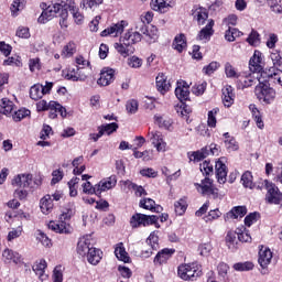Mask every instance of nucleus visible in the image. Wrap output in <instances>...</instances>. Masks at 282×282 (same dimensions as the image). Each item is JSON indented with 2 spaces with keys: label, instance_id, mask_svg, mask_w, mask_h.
<instances>
[{
  "label": "nucleus",
  "instance_id": "6e6d98bb",
  "mask_svg": "<svg viewBox=\"0 0 282 282\" xmlns=\"http://www.w3.org/2000/svg\"><path fill=\"white\" fill-rule=\"evenodd\" d=\"M102 1L105 0H83L80 6L84 8V10H94V8L102 6Z\"/></svg>",
  "mask_w": 282,
  "mask_h": 282
},
{
  "label": "nucleus",
  "instance_id": "bb28decb",
  "mask_svg": "<svg viewBox=\"0 0 282 282\" xmlns=\"http://www.w3.org/2000/svg\"><path fill=\"white\" fill-rule=\"evenodd\" d=\"M272 262V251L270 248H261L259 251L258 263H260L261 268H268L269 263Z\"/></svg>",
  "mask_w": 282,
  "mask_h": 282
},
{
  "label": "nucleus",
  "instance_id": "a211bd4d",
  "mask_svg": "<svg viewBox=\"0 0 282 282\" xmlns=\"http://www.w3.org/2000/svg\"><path fill=\"white\" fill-rule=\"evenodd\" d=\"M188 89V83L184 80H178L176 83L175 96L181 100V102H184V100H188V96H191V90Z\"/></svg>",
  "mask_w": 282,
  "mask_h": 282
},
{
  "label": "nucleus",
  "instance_id": "09e8293b",
  "mask_svg": "<svg viewBox=\"0 0 282 282\" xmlns=\"http://www.w3.org/2000/svg\"><path fill=\"white\" fill-rule=\"evenodd\" d=\"M76 54V43L69 42L66 44L62 51L63 58H69Z\"/></svg>",
  "mask_w": 282,
  "mask_h": 282
},
{
  "label": "nucleus",
  "instance_id": "ea45409f",
  "mask_svg": "<svg viewBox=\"0 0 282 282\" xmlns=\"http://www.w3.org/2000/svg\"><path fill=\"white\" fill-rule=\"evenodd\" d=\"M0 107L4 116H12L14 113V102L8 98L1 99Z\"/></svg>",
  "mask_w": 282,
  "mask_h": 282
},
{
  "label": "nucleus",
  "instance_id": "9b49d317",
  "mask_svg": "<svg viewBox=\"0 0 282 282\" xmlns=\"http://www.w3.org/2000/svg\"><path fill=\"white\" fill-rule=\"evenodd\" d=\"M215 20H208L207 24L197 34V41H203V43H208L210 37L215 34Z\"/></svg>",
  "mask_w": 282,
  "mask_h": 282
},
{
  "label": "nucleus",
  "instance_id": "c9c22d12",
  "mask_svg": "<svg viewBox=\"0 0 282 282\" xmlns=\"http://www.w3.org/2000/svg\"><path fill=\"white\" fill-rule=\"evenodd\" d=\"M154 122L160 127V129H166L167 131L173 129V120L171 118H164L163 116L155 115Z\"/></svg>",
  "mask_w": 282,
  "mask_h": 282
},
{
  "label": "nucleus",
  "instance_id": "603ef678",
  "mask_svg": "<svg viewBox=\"0 0 282 282\" xmlns=\"http://www.w3.org/2000/svg\"><path fill=\"white\" fill-rule=\"evenodd\" d=\"M159 241H160V238L158 237V234L155 231H152L147 239V243L152 248V250L160 249Z\"/></svg>",
  "mask_w": 282,
  "mask_h": 282
},
{
  "label": "nucleus",
  "instance_id": "20e7f679",
  "mask_svg": "<svg viewBox=\"0 0 282 282\" xmlns=\"http://www.w3.org/2000/svg\"><path fill=\"white\" fill-rule=\"evenodd\" d=\"M158 219H160L155 215H144V214H134L130 219V226L132 228H140V226H153V224H158Z\"/></svg>",
  "mask_w": 282,
  "mask_h": 282
},
{
  "label": "nucleus",
  "instance_id": "c85d7f7f",
  "mask_svg": "<svg viewBox=\"0 0 282 282\" xmlns=\"http://www.w3.org/2000/svg\"><path fill=\"white\" fill-rule=\"evenodd\" d=\"M115 50H117V52L123 56V58L131 56V54L135 52V47H133V45L126 44V42L115 43Z\"/></svg>",
  "mask_w": 282,
  "mask_h": 282
},
{
  "label": "nucleus",
  "instance_id": "0eeeda50",
  "mask_svg": "<svg viewBox=\"0 0 282 282\" xmlns=\"http://www.w3.org/2000/svg\"><path fill=\"white\" fill-rule=\"evenodd\" d=\"M148 138L153 147L156 148L159 153H164L166 151V143L164 142V135H162V132L158 130H151L148 133Z\"/></svg>",
  "mask_w": 282,
  "mask_h": 282
},
{
  "label": "nucleus",
  "instance_id": "72a5a7b5",
  "mask_svg": "<svg viewBox=\"0 0 282 282\" xmlns=\"http://www.w3.org/2000/svg\"><path fill=\"white\" fill-rule=\"evenodd\" d=\"M86 259L91 265H98L102 259V251L93 247L90 251H88Z\"/></svg>",
  "mask_w": 282,
  "mask_h": 282
},
{
  "label": "nucleus",
  "instance_id": "423d86ee",
  "mask_svg": "<svg viewBox=\"0 0 282 282\" xmlns=\"http://www.w3.org/2000/svg\"><path fill=\"white\" fill-rule=\"evenodd\" d=\"M263 76H265V73H261L260 75H258L257 73L240 75L237 80V87L238 89H246L247 87H252V85H257V83H259V79H263Z\"/></svg>",
  "mask_w": 282,
  "mask_h": 282
},
{
  "label": "nucleus",
  "instance_id": "4c0bfd02",
  "mask_svg": "<svg viewBox=\"0 0 282 282\" xmlns=\"http://www.w3.org/2000/svg\"><path fill=\"white\" fill-rule=\"evenodd\" d=\"M240 36H243V32L239 31L237 28L229 26L225 31V40L228 41V43H235V41Z\"/></svg>",
  "mask_w": 282,
  "mask_h": 282
},
{
  "label": "nucleus",
  "instance_id": "dca6fc26",
  "mask_svg": "<svg viewBox=\"0 0 282 282\" xmlns=\"http://www.w3.org/2000/svg\"><path fill=\"white\" fill-rule=\"evenodd\" d=\"M48 228L50 230H53V232H58L59 235H69V232H72V228L69 227V224L63 220L50 221Z\"/></svg>",
  "mask_w": 282,
  "mask_h": 282
},
{
  "label": "nucleus",
  "instance_id": "473e14b6",
  "mask_svg": "<svg viewBox=\"0 0 282 282\" xmlns=\"http://www.w3.org/2000/svg\"><path fill=\"white\" fill-rule=\"evenodd\" d=\"M115 256L119 261H123V263H129V261L131 260L129 253H127V249H124V243L122 242L116 245Z\"/></svg>",
  "mask_w": 282,
  "mask_h": 282
},
{
  "label": "nucleus",
  "instance_id": "393cba45",
  "mask_svg": "<svg viewBox=\"0 0 282 282\" xmlns=\"http://www.w3.org/2000/svg\"><path fill=\"white\" fill-rule=\"evenodd\" d=\"M141 41L142 34L133 30L128 31L121 39V43H126V45H135V43H140Z\"/></svg>",
  "mask_w": 282,
  "mask_h": 282
},
{
  "label": "nucleus",
  "instance_id": "c03bdc74",
  "mask_svg": "<svg viewBox=\"0 0 282 282\" xmlns=\"http://www.w3.org/2000/svg\"><path fill=\"white\" fill-rule=\"evenodd\" d=\"M238 232V241H241L242 243H250L252 241V236H250V231L246 228H237Z\"/></svg>",
  "mask_w": 282,
  "mask_h": 282
},
{
  "label": "nucleus",
  "instance_id": "052dcab7",
  "mask_svg": "<svg viewBox=\"0 0 282 282\" xmlns=\"http://www.w3.org/2000/svg\"><path fill=\"white\" fill-rule=\"evenodd\" d=\"M213 251V245L210 242L202 243L198 246V252L202 257H208Z\"/></svg>",
  "mask_w": 282,
  "mask_h": 282
},
{
  "label": "nucleus",
  "instance_id": "e2e57ef3",
  "mask_svg": "<svg viewBox=\"0 0 282 282\" xmlns=\"http://www.w3.org/2000/svg\"><path fill=\"white\" fill-rule=\"evenodd\" d=\"M128 65L132 69H140L142 67V59L138 56H131L128 58Z\"/></svg>",
  "mask_w": 282,
  "mask_h": 282
},
{
  "label": "nucleus",
  "instance_id": "6ab92c4d",
  "mask_svg": "<svg viewBox=\"0 0 282 282\" xmlns=\"http://www.w3.org/2000/svg\"><path fill=\"white\" fill-rule=\"evenodd\" d=\"M147 22H143L141 19H139L135 22V30L137 32H141V34H144L147 36L149 43H155L158 41V33L153 32L151 33L150 30L147 28Z\"/></svg>",
  "mask_w": 282,
  "mask_h": 282
},
{
  "label": "nucleus",
  "instance_id": "a19ab883",
  "mask_svg": "<svg viewBox=\"0 0 282 282\" xmlns=\"http://www.w3.org/2000/svg\"><path fill=\"white\" fill-rule=\"evenodd\" d=\"M194 18L196 19L198 25H204L208 20V10L205 8H198L194 11Z\"/></svg>",
  "mask_w": 282,
  "mask_h": 282
},
{
  "label": "nucleus",
  "instance_id": "6e6552de",
  "mask_svg": "<svg viewBox=\"0 0 282 282\" xmlns=\"http://www.w3.org/2000/svg\"><path fill=\"white\" fill-rule=\"evenodd\" d=\"M33 175L30 173L18 174L11 181L12 186L18 188H32Z\"/></svg>",
  "mask_w": 282,
  "mask_h": 282
},
{
  "label": "nucleus",
  "instance_id": "ddd939ff",
  "mask_svg": "<svg viewBox=\"0 0 282 282\" xmlns=\"http://www.w3.org/2000/svg\"><path fill=\"white\" fill-rule=\"evenodd\" d=\"M128 23L124 20L112 24L111 26L107 28L101 32V36H120L122 32H124V28H127Z\"/></svg>",
  "mask_w": 282,
  "mask_h": 282
},
{
  "label": "nucleus",
  "instance_id": "774afa93",
  "mask_svg": "<svg viewBox=\"0 0 282 282\" xmlns=\"http://www.w3.org/2000/svg\"><path fill=\"white\" fill-rule=\"evenodd\" d=\"M64 173H63V170H54L52 172V181H51V184L54 186V184H58V182H61L64 177Z\"/></svg>",
  "mask_w": 282,
  "mask_h": 282
},
{
  "label": "nucleus",
  "instance_id": "4468645a",
  "mask_svg": "<svg viewBox=\"0 0 282 282\" xmlns=\"http://www.w3.org/2000/svg\"><path fill=\"white\" fill-rule=\"evenodd\" d=\"M115 76L116 70H113V68H104L100 72V77L97 79V84L100 85V87H107L112 84Z\"/></svg>",
  "mask_w": 282,
  "mask_h": 282
},
{
  "label": "nucleus",
  "instance_id": "37998d69",
  "mask_svg": "<svg viewBox=\"0 0 282 282\" xmlns=\"http://www.w3.org/2000/svg\"><path fill=\"white\" fill-rule=\"evenodd\" d=\"M208 155H209L208 148H203L202 150L189 154V160L191 162H202V160L208 158Z\"/></svg>",
  "mask_w": 282,
  "mask_h": 282
},
{
  "label": "nucleus",
  "instance_id": "3c124183",
  "mask_svg": "<svg viewBox=\"0 0 282 282\" xmlns=\"http://www.w3.org/2000/svg\"><path fill=\"white\" fill-rule=\"evenodd\" d=\"M253 268L254 264L250 261L234 264V270H236V272H249V270H252Z\"/></svg>",
  "mask_w": 282,
  "mask_h": 282
},
{
  "label": "nucleus",
  "instance_id": "f03ea898",
  "mask_svg": "<svg viewBox=\"0 0 282 282\" xmlns=\"http://www.w3.org/2000/svg\"><path fill=\"white\" fill-rule=\"evenodd\" d=\"M177 274L183 281H196L202 276V265L193 262L178 265Z\"/></svg>",
  "mask_w": 282,
  "mask_h": 282
},
{
  "label": "nucleus",
  "instance_id": "39448f33",
  "mask_svg": "<svg viewBox=\"0 0 282 282\" xmlns=\"http://www.w3.org/2000/svg\"><path fill=\"white\" fill-rule=\"evenodd\" d=\"M264 186L267 188L265 199L269 204H275L278 206H282V194L279 192V187L276 185L264 181Z\"/></svg>",
  "mask_w": 282,
  "mask_h": 282
},
{
  "label": "nucleus",
  "instance_id": "412c9836",
  "mask_svg": "<svg viewBox=\"0 0 282 282\" xmlns=\"http://www.w3.org/2000/svg\"><path fill=\"white\" fill-rule=\"evenodd\" d=\"M248 214V208L246 206H236L230 212L225 215V221H230V219H241Z\"/></svg>",
  "mask_w": 282,
  "mask_h": 282
},
{
  "label": "nucleus",
  "instance_id": "7c9ffc66",
  "mask_svg": "<svg viewBox=\"0 0 282 282\" xmlns=\"http://www.w3.org/2000/svg\"><path fill=\"white\" fill-rule=\"evenodd\" d=\"M66 10H69L70 14H73V19L77 25H83V21H85V17L80 11H78L76 3L69 2L66 6Z\"/></svg>",
  "mask_w": 282,
  "mask_h": 282
},
{
  "label": "nucleus",
  "instance_id": "8fccbe9b",
  "mask_svg": "<svg viewBox=\"0 0 282 282\" xmlns=\"http://www.w3.org/2000/svg\"><path fill=\"white\" fill-rule=\"evenodd\" d=\"M31 111L29 109L25 108H21L19 110H14L12 118L14 120V122H21L23 120V118H28V116H30Z\"/></svg>",
  "mask_w": 282,
  "mask_h": 282
},
{
  "label": "nucleus",
  "instance_id": "680f3d73",
  "mask_svg": "<svg viewBox=\"0 0 282 282\" xmlns=\"http://www.w3.org/2000/svg\"><path fill=\"white\" fill-rule=\"evenodd\" d=\"M217 69H219V63L212 62L203 68V74L210 76L212 74H215V72H217Z\"/></svg>",
  "mask_w": 282,
  "mask_h": 282
},
{
  "label": "nucleus",
  "instance_id": "f257e3e1",
  "mask_svg": "<svg viewBox=\"0 0 282 282\" xmlns=\"http://www.w3.org/2000/svg\"><path fill=\"white\" fill-rule=\"evenodd\" d=\"M254 94L258 99L263 100V102L267 105L274 102V99L276 98V91L270 87V83H268L265 77L259 79V84L256 86Z\"/></svg>",
  "mask_w": 282,
  "mask_h": 282
},
{
  "label": "nucleus",
  "instance_id": "2f4dec72",
  "mask_svg": "<svg viewBox=\"0 0 282 282\" xmlns=\"http://www.w3.org/2000/svg\"><path fill=\"white\" fill-rule=\"evenodd\" d=\"M91 248L94 247L91 246V242H89V239L82 238L77 243V254L80 257H87Z\"/></svg>",
  "mask_w": 282,
  "mask_h": 282
},
{
  "label": "nucleus",
  "instance_id": "0e129e2a",
  "mask_svg": "<svg viewBox=\"0 0 282 282\" xmlns=\"http://www.w3.org/2000/svg\"><path fill=\"white\" fill-rule=\"evenodd\" d=\"M23 235V227L19 226L18 228H13L8 234V241H13V239H19Z\"/></svg>",
  "mask_w": 282,
  "mask_h": 282
},
{
  "label": "nucleus",
  "instance_id": "58836bf2",
  "mask_svg": "<svg viewBox=\"0 0 282 282\" xmlns=\"http://www.w3.org/2000/svg\"><path fill=\"white\" fill-rule=\"evenodd\" d=\"M46 269H47V261H45V259L37 260L32 267L33 272H35V274L40 279H43V276H45Z\"/></svg>",
  "mask_w": 282,
  "mask_h": 282
},
{
  "label": "nucleus",
  "instance_id": "5fc2aeb1",
  "mask_svg": "<svg viewBox=\"0 0 282 282\" xmlns=\"http://www.w3.org/2000/svg\"><path fill=\"white\" fill-rule=\"evenodd\" d=\"M242 186L245 188H254V183L252 182V173L247 171L241 176Z\"/></svg>",
  "mask_w": 282,
  "mask_h": 282
},
{
  "label": "nucleus",
  "instance_id": "de8ad7c7",
  "mask_svg": "<svg viewBox=\"0 0 282 282\" xmlns=\"http://www.w3.org/2000/svg\"><path fill=\"white\" fill-rule=\"evenodd\" d=\"M188 208V203L186 202V198H181L174 204V210L176 215H184L186 213V209Z\"/></svg>",
  "mask_w": 282,
  "mask_h": 282
},
{
  "label": "nucleus",
  "instance_id": "b1692460",
  "mask_svg": "<svg viewBox=\"0 0 282 282\" xmlns=\"http://www.w3.org/2000/svg\"><path fill=\"white\" fill-rule=\"evenodd\" d=\"M40 210L43 215H50L54 210V200H52V195L46 194L40 199Z\"/></svg>",
  "mask_w": 282,
  "mask_h": 282
},
{
  "label": "nucleus",
  "instance_id": "aec40b11",
  "mask_svg": "<svg viewBox=\"0 0 282 282\" xmlns=\"http://www.w3.org/2000/svg\"><path fill=\"white\" fill-rule=\"evenodd\" d=\"M226 246L231 252H235L239 248V238L236 230H229L225 237Z\"/></svg>",
  "mask_w": 282,
  "mask_h": 282
},
{
  "label": "nucleus",
  "instance_id": "9d476101",
  "mask_svg": "<svg viewBox=\"0 0 282 282\" xmlns=\"http://www.w3.org/2000/svg\"><path fill=\"white\" fill-rule=\"evenodd\" d=\"M263 54L260 51H254L252 57L249 61V69L253 74L261 76L263 73V66H261V61H263Z\"/></svg>",
  "mask_w": 282,
  "mask_h": 282
},
{
  "label": "nucleus",
  "instance_id": "864d4df0",
  "mask_svg": "<svg viewBox=\"0 0 282 282\" xmlns=\"http://www.w3.org/2000/svg\"><path fill=\"white\" fill-rule=\"evenodd\" d=\"M99 130L101 131L102 135H105V133L107 135H111V133H113L115 131H118V123L112 122V123H106L99 127Z\"/></svg>",
  "mask_w": 282,
  "mask_h": 282
},
{
  "label": "nucleus",
  "instance_id": "4d7b16f0",
  "mask_svg": "<svg viewBox=\"0 0 282 282\" xmlns=\"http://www.w3.org/2000/svg\"><path fill=\"white\" fill-rule=\"evenodd\" d=\"M63 272H65V268L63 265H56L53 270V282H63Z\"/></svg>",
  "mask_w": 282,
  "mask_h": 282
},
{
  "label": "nucleus",
  "instance_id": "a18cd8bd",
  "mask_svg": "<svg viewBox=\"0 0 282 282\" xmlns=\"http://www.w3.org/2000/svg\"><path fill=\"white\" fill-rule=\"evenodd\" d=\"M83 193H85L86 195H100V193L98 192V184H96L95 186L91 185V182L86 181L83 185Z\"/></svg>",
  "mask_w": 282,
  "mask_h": 282
},
{
  "label": "nucleus",
  "instance_id": "2eb2a0df",
  "mask_svg": "<svg viewBox=\"0 0 282 282\" xmlns=\"http://www.w3.org/2000/svg\"><path fill=\"white\" fill-rule=\"evenodd\" d=\"M196 189L202 195H216L215 187H213V181L205 177L200 183L195 184Z\"/></svg>",
  "mask_w": 282,
  "mask_h": 282
},
{
  "label": "nucleus",
  "instance_id": "e433bc0d",
  "mask_svg": "<svg viewBox=\"0 0 282 282\" xmlns=\"http://www.w3.org/2000/svg\"><path fill=\"white\" fill-rule=\"evenodd\" d=\"M173 47L180 54H182V52H184V50H186L187 43H186V35H184V33H181L175 36V39L173 41Z\"/></svg>",
  "mask_w": 282,
  "mask_h": 282
},
{
  "label": "nucleus",
  "instance_id": "f8f14e48",
  "mask_svg": "<svg viewBox=\"0 0 282 282\" xmlns=\"http://www.w3.org/2000/svg\"><path fill=\"white\" fill-rule=\"evenodd\" d=\"M116 184H118V176L111 175L109 177L102 178L97 184V191L99 192V195H102V193H107V191L116 188Z\"/></svg>",
  "mask_w": 282,
  "mask_h": 282
},
{
  "label": "nucleus",
  "instance_id": "bf43d9fd",
  "mask_svg": "<svg viewBox=\"0 0 282 282\" xmlns=\"http://www.w3.org/2000/svg\"><path fill=\"white\" fill-rule=\"evenodd\" d=\"M225 73L227 78H237L239 80V77L241 76V74H238L230 63L225 65Z\"/></svg>",
  "mask_w": 282,
  "mask_h": 282
},
{
  "label": "nucleus",
  "instance_id": "7ed1b4c3",
  "mask_svg": "<svg viewBox=\"0 0 282 282\" xmlns=\"http://www.w3.org/2000/svg\"><path fill=\"white\" fill-rule=\"evenodd\" d=\"M42 8V13L39 17L37 21L42 24L47 23V21H52L54 17L59 15L63 10H65V4L62 3H55V4H50L47 7L46 3L41 4Z\"/></svg>",
  "mask_w": 282,
  "mask_h": 282
},
{
  "label": "nucleus",
  "instance_id": "a878e982",
  "mask_svg": "<svg viewBox=\"0 0 282 282\" xmlns=\"http://www.w3.org/2000/svg\"><path fill=\"white\" fill-rule=\"evenodd\" d=\"M156 89L164 96L166 91L171 89V82L166 78V75L164 73H160L156 76Z\"/></svg>",
  "mask_w": 282,
  "mask_h": 282
},
{
  "label": "nucleus",
  "instance_id": "49530a36",
  "mask_svg": "<svg viewBox=\"0 0 282 282\" xmlns=\"http://www.w3.org/2000/svg\"><path fill=\"white\" fill-rule=\"evenodd\" d=\"M219 113V108H214L213 110L208 111L207 115V124L212 129H215L217 127V115Z\"/></svg>",
  "mask_w": 282,
  "mask_h": 282
},
{
  "label": "nucleus",
  "instance_id": "13d9d810",
  "mask_svg": "<svg viewBox=\"0 0 282 282\" xmlns=\"http://www.w3.org/2000/svg\"><path fill=\"white\" fill-rule=\"evenodd\" d=\"M259 36H260L259 32L252 30L249 36L247 37V43H249V45H252L253 47H257V45L261 43V40L259 39Z\"/></svg>",
  "mask_w": 282,
  "mask_h": 282
},
{
  "label": "nucleus",
  "instance_id": "4be33fe9",
  "mask_svg": "<svg viewBox=\"0 0 282 282\" xmlns=\"http://www.w3.org/2000/svg\"><path fill=\"white\" fill-rule=\"evenodd\" d=\"M175 254V249H169L165 248L158 252V254L154 257V264L155 265H162L163 263H166Z\"/></svg>",
  "mask_w": 282,
  "mask_h": 282
},
{
  "label": "nucleus",
  "instance_id": "f3484780",
  "mask_svg": "<svg viewBox=\"0 0 282 282\" xmlns=\"http://www.w3.org/2000/svg\"><path fill=\"white\" fill-rule=\"evenodd\" d=\"M50 108L47 109L48 112V117L51 118V120H54L55 118L59 116H62V118H67V110L65 109V107H63L61 104L56 102V101H50Z\"/></svg>",
  "mask_w": 282,
  "mask_h": 282
},
{
  "label": "nucleus",
  "instance_id": "cd10ccee",
  "mask_svg": "<svg viewBox=\"0 0 282 282\" xmlns=\"http://www.w3.org/2000/svg\"><path fill=\"white\" fill-rule=\"evenodd\" d=\"M224 144L225 149H227L228 153H232L234 151H239V143L235 139V137L230 135V133L225 132L224 134Z\"/></svg>",
  "mask_w": 282,
  "mask_h": 282
},
{
  "label": "nucleus",
  "instance_id": "f704fd0d",
  "mask_svg": "<svg viewBox=\"0 0 282 282\" xmlns=\"http://www.w3.org/2000/svg\"><path fill=\"white\" fill-rule=\"evenodd\" d=\"M140 207L152 213H162L163 208L160 205H155V200L145 198L140 202Z\"/></svg>",
  "mask_w": 282,
  "mask_h": 282
},
{
  "label": "nucleus",
  "instance_id": "c756f323",
  "mask_svg": "<svg viewBox=\"0 0 282 282\" xmlns=\"http://www.w3.org/2000/svg\"><path fill=\"white\" fill-rule=\"evenodd\" d=\"M2 259L4 263H19V261H21V254L12 249H4Z\"/></svg>",
  "mask_w": 282,
  "mask_h": 282
},
{
  "label": "nucleus",
  "instance_id": "79ce46f5",
  "mask_svg": "<svg viewBox=\"0 0 282 282\" xmlns=\"http://www.w3.org/2000/svg\"><path fill=\"white\" fill-rule=\"evenodd\" d=\"M43 96H44L43 85L35 84L31 87L30 98H32V100H41V98H43Z\"/></svg>",
  "mask_w": 282,
  "mask_h": 282
},
{
  "label": "nucleus",
  "instance_id": "69168bd1",
  "mask_svg": "<svg viewBox=\"0 0 282 282\" xmlns=\"http://www.w3.org/2000/svg\"><path fill=\"white\" fill-rule=\"evenodd\" d=\"M25 8V0H14L11 4V12L17 13L21 12V10H24Z\"/></svg>",
  "mask_w": 282,
  "mask_h": 282
},
{
  "label": "nucleus",
  "instance_id": "1a4fd4ad",
  "mask_svg": "<svg viewBox=\"0 0 282 282\" xmlns=\"http://www.w3.org/2000/svg\"><path fill=\"white\" fill-rule=\"evenodd\" d=\"M216 178L218 184H226L228 177V167L226 166V158H220L215 165Z\"/></svg>",
  "mask_w": 282,
  "mask_h": 282
},
{
  "label": "nucleus",
  "instance_id": "5701e85b",
  "mask_svg": "<svg viewBox=\"0 0 282 282\" xmlns=\"http://www.w3.org/2000/svg\"><path fill=\"white\" fill-rule=\"evenodd\" d=\"M172 3H173V0H152L151 8L155 12H160L161 14H164L169 12V8H171Z\"/></svg>",
  "mask_w": 282,
  "mask_h": 282
},
{
  "label": "nucleus",
  "instance_id": "338daca9",
  "mask_svg": "<svg viewBox=\"0 0 282 282\" xmlns=\"http://www.w3.org/2000/svg\"><path fill=\"white\" fill-rule=\"evenodd\" d=\"M237 21H239V18L236 14H229L227 18L223 20V25H226V28H230V25H237Z\"/></svg>",
  "mask_w": 282,
  "mask_h": 282
}]
</instances>
